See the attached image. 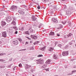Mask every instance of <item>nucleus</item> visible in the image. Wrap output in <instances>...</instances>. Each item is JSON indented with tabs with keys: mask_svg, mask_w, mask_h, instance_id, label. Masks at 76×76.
<instances>
[{
	"mask_svg": "<svg viewBox=\"0 0 76 76\" xmlns=\"http://www.w3.org/2000/svg\"><path fill=\"white\" fill-rule=\"evenodd\" d=\"M72 74H73V73H72V74H67L68 75H72Z\"/></svg>",
	"mask_w": 76,
	"mask_h": 76,
	"instance_id": "864d4df0",
	"label": "nucleus"
},
{
	"mask_svg": "<svg viewBox=\"0 0 76 76\" xmlns=\"http://www.w3.org/2000/svg\"><path fill=\"white\" fill-rule=\"evenodd\" d=\"M76 71L74 70L72 71V73H75V72H76Z\"/></svg>",
	"mask_w": 76,
	"mask_h": 76,
	"instance_id": "f704fd0d",
	"label": "nucleus"
},
{
	"mask_svg": "<svg viewBox=\"0 0 76 76\" xmlns=\"http://www.w3.org/2000/svg\"><path fill=\"white\" fill-rule=\"evenodd\" d=\"M34 61H37V64H39L40 65H42V64H44V60L40 59L39 60H34Z\"/></svg>",
	"mask_w": 76,
	"mask_h": 76,
	"instance_id": "f03ea898",
	"label": "nucleus"
},
{
	"mask_svg": "<svg viewBox=\"0 0 76 76\" xmlns=\"http://www.w3.org/2000/svg\"><path fill=\"white\" fill-rule=\"evenodd\" d=\"M66 14H69V13H70V11H67V12H66Z\"/></svg>",
	"mask_w": 76,
	"mask_h": 76,
	"instance_id": "7c9ffc66",
	"label": "nucleus"
},
{
	"mask_svg": "<svg viewBox=\"0 0 76 76\" xmlns=\"http://www.w3.org/2000/svg\"><path fill=\"white\" fill-rule=\"evenodd\" d=\"M72 35H73V34L71 33H69L68 35L64 36V38H69V37H70Z\"/></svg>",
	"mask_w": 76,
	"mask_h": 76,
	"instance_id": "6e6552de",
	"label": "nucleus"
},
{
	"mask_svg": "<svg viewBox=\"0 0 76 76\" xmlns=\"http://www.w3.org/2000/svg\"><path fill=\"white\" fill-rule=\"evenodd\" d=\"M45 50V47H44L43 48H42L41 49V50H42V51H44V50Z\"/></svg>",
	"mask_w": 76,
	"mask_h": 76,
	"instance_id": "5701e85b",
	"label": "nucleus"
},
{
	"mask_svg": "<svg viewBox=\"0 0 76 76\" xmlns=\"http://www.w3.org/2000/svg\"><path fill=\"white\" fill-rule=\"evenodd\" d=\"M17 9V6H12V7L10 8V12H12V11H15V10H16Z\"/></svg>",
	"mask_w": 76,
	"mask_h": 76,
	"instance_id": "7ed1b4c3",
	"label": "nucleus"
},
{
	"mask_svg": "<svg viewBox=\"0 0 76 76\" xmlns=\"http://www.w3.org/2000/svg\"><path fill=\"white\" fill-rule=\"evenodd\" d=\"M57 44V42H56L55 43V46L56 45V44Z\"/></svg>",
	"mask_w": 76,
	"mask_h": 76,
	"instance_id": "c03bdc74",
	"label": "nucleus"
},
{
	"mask_svg": "<svg viewBox=\"0 0 76 76\" xmlns=\"http://www.w3.org/2000/svg\"><path fill=\"white\" fill-rule=\"evenodd\" d=\"M2 36L3 37L6 38L7 37V32L6 31H4L2 33Z\"/></svg>",
	"mask_w": 76,
	"mask_h": 76,
	"instance_id": "39448f33",
	"label": "nucleus"
},
{
	"mask_svg": "<svg viewBox=\"0 0 76 76\" xmlns=\"http://www.w3.org/2000/svg\"><path fill=\"white\" fill-rule=\"evenodd\" d=\"M58 47H59L61 48V46H62V45H61L60 44H59L58 45Z\"/></svg>",
	"mask_w": 76,
	"mask_h": 76,
	"instance_id": "cd10ccee",
	"label": "nucleus"
},
{
	"mask_svg": "<svg viewBox=\"0 0 76 76\" xmlns=\"http://www.w3.org/2000/svg\"><path fill=\"white\" fill-rule=\"evenodd\" d=\"M68 54L69 52H68V51L64 52L62 53V55L63 56H68Z\"/></svg>",
	"mask_w": 76,
	"mask_h": 76,
	"instance_id": "423d86ee",
	"label": "nucleus"
},
{
	"mask_svg": "<svg viewBox=\"0 0 76 76\" xmlns=\"http://www.w3.org/2000/svg\"><path fill=\"white\" fill-rule=\"evenodd\" d=\"M54 76H57V75H55Z\"/></svg>",
	"mask_w": 76,
	"mask_h": 76,
	"instance_id": "69168bd1",
	"label": "nucleus"
},
{
	"mask_svg": "<svg viewBox=\"0 0 76 76\" xmlns=\"http://www.w3.org/2000/svg\"><path fill=\"white\" fill-rule=\"evenodd\" d=\"M6 75L7 76H8L9 75H8V74H6Z\"/></svg>",
	"mask_w": 76,
	"mask_h": 76,
	"instance_id": "bf43d9fd",
	"label": "nucleus"
},
{
	"mask_svg": "<svg viewBox=\"0 0 76 76\" xmlns=\"http://www.w3.org/2000/svg\"><path fill=\"white\" fill-rule=\"evenodd\" d=\"M6 24V22L4 21H2L1 22V25L2 26H4V25H5Z\"/></svg>",
	"mask_w": 76,
	"mask_h": 76,
	"instance_id": "f8f14e48",
	"label": "nucleus"
},
{
	"mask_svg": "<svg viewBox=\"0 0 76 76\" xmlns=\"http://www.w3.org/2000/svg\"><path fill=\"white\" fill-rule=\"evenodd\" d=\"M68 23L69 24H70V22L69 21V22H68Z\"/></svg>",
	"mask_w": 76,
	"mask_h": 76,
	"instance_id": "3c124183",
	"label": "nucleus"
},
{
	"mask_svg": "<svg viewBox=\"0 0 76 76\" xmlns=\"http://www.w3.org/2000/svg\"><path fill=\"white\" fill-rule=\"evenodd\" d=\"M29 30H30V33H33V30H32V29H29Z\"/></svg>",
	"mask_w": 76,
	"mask_h": 76,
	"instance_id": "4be33fe9",
	"label": "nucleus"
},
{
	"mask_svg": "<svg viewBox=\"0 0 76 76\" xmlns=\"http://www.w3.org/2000/svg\"><path fill=\"white\" fill-rule=\"evenodd\" d=\"M35 44H38V43H39V41H37L35 42Z\"/></svg>",
	"mask_w": 76,
	"mask_h": 76,
	"instance_id": "72a5a7b5",
	"label": "nucleus"
},
{
	"mask_svg": "<svg viewBox=\"0 0 76 76\" xmlns=\"http://www.w3.org/2000/svg\"><path fill=\"white\" fill-rule=\"evenodd\" d=\"M54 50V48H50L49 50V51H52Z\"/></svg>",
	"mask_w": 76,
	"mask_h": 76,
	"instance_id": "6ab92c4d",
	"label": "nucleus"
},
{
	"mask_svg": "<svg viewBox=\"0 0 76 76\" xmlns=\"http://www.w3.org/2000/svg\"><path fill=\"white\" fill-rule=\"evenodd\" d=\"M1 56H4V55H6V53H1Z\"/></svg>",
	"mask_w": 76,
	"mask_h": 76,
	"instance_id": "393cba45",
	"label": "nucleus"
},
{
	"mask_svg": "<svg viewBox=\"0 0 76 76\" xmlns=\"http://www.w3.org/2000/svg\"><path fill=\"white\" fill-rule=\"evenodd\" d=\"M21 30L22 31H23L24 30V28H23V27L21 29Z\"/></svg>",
	"mask_w": 76,
	"mask_h": 76,
	"instance_id": "ea45409f",
	"label": "nucleus"
},
{
	"mask_svg": "<svg viewBox=\"0 0 76 76\" xmlns=\"http://www.w3.org/2000/svg\"><path fill=\"white\" fill-rule=\"evenodd\" d=\"M43 56L42 55H39L38 56V57H42Z\"/></svg>",
	"mask_w": 76,
	"mask_h": 76,
	"instance_id": "c85d7f7f",
	"label": "nucleus"
},
{
	"mask_svg": "<svg viewBox=\"0 0 76 76\" xmlns=\"http://www.w3.org/2000/svg\"><path fill=\"white\" fill-rule=\"evenodd\" d=\"M20 0H17V2H20Z\"/></svg>",
	"mask_w": 76,
	"mask_h": 76,
	"instance_id": "37998d69",
	"label": "nucleus"
},
{
	"mask_svg": "<svg viewBox=\"0 0 76 76\" xmlns=\"http://www.w3.org/2000/svg\"><path fill=\"white\" fill-rule=\"evenodd\" d=\"M75 47H76V44H75Z\"/></svg>",
	"mask_w": 76,
	"mask_h": 76,
	"instance_id": "e2e57ef3",
	"label": "nucleus"
},
{
	"mask_svg": "<svg viewBox=\"0 0 76 76\" xmlns=\"http://www.w3.org/2000/svg\"><path fill=\"white\" fill-rule=\"evenodd\" d=\"M26 50V49H23V50H20L19 51H25Z\"/></svg>",
	"mask_w": 76,
	"mask_h": 76,
	"instance_id": "c9c22d12",
	"label": "nucleus"
},
{
	"mask_svg": "<svg viewBox=\"0 0 76 76\" xmlns=\"http://www.w3.org/2000/svg\"><path fill=\"white\" fill-rule=\"evenodd\" d=\"M18 66H19L20 67H22V64H19Z\"/></svg>",
	"mask_w": 76,
	"mask_h": 76,
	"instance_id": "c756f323",
	"label": "nucleus"
},
{
	"mask_svg": "<svg viewBox=\"0 0 76 76\" xmlns=\"http://www.w3.org/2000/svg\"><path fill=\"white\" fill-rule=\"evenodd\" d=\"M67 47H68V45H66V47H65V49H66V48H67Z\"/></svg>",
	"mask_w": 76,
	"mask_h": 76,
	"instance_id": "4c0bfd02",
	"label": "nucleus"
},
{
	"mask_svg": "<svg viewBox=\"0 0 76 76\" xmlns=\"http://www.w3.org/2000/svg\"><path fill=\"white\" fill-rule=\"evenodd\" d=\"M37 9L38 10L40 9H41V7L39 6H38L37 7Z\"/></svg>",
	"mask_w": 76,
	"mask_h": 76,
	"instance_id": "473e14b6",
	"label": "nucleus"
},
{
	"mask_svg": "<svg viewBox=\"0 0 76 76\" xmlns=\"http://www.w3.org/2000/svg\"><path fill=\"white\" fill-rule=\"evenodd\" d=\"M53 58L54 59H58V57L57 56V55H54L53 56Z\"/></svg>",
	"mask_w": 76,
	"mask_h": 76,
	"instance_id": "4468645a",
	"label": "nucleus"
},
{
	"mask_svg": "<svg viewBox=\"0 0 76 76\" xmlns=\"http://www.w3.org/2000/svg\"><path fill=\"white\" fill-rule=\"evenodd\" d=\"M13 44H14L15 45H17V44H18V41L17 42H13Z\"/></svg>",
	"mask_w": 76,
	"mask_h": 76,
	"instance_id": "dca6fc26",
	"label": "nucleus"
},
{
	"mask_svg": "<svg viewBox=\"0 0 76 76\" xmlns=\"http://www.w3.org/2000/svg\"><path fill=\"white\" fill-rule=\"evenodd\" d=\"M31 50H34V48H31Z\"/></svg>",
	"mask_w": 76,
	"mask_h": 76,
	"instance_id": "6e6d98bb",
	"label": "nucleus"
},
{
	"mask_svg": "<svg viewBox=\"0 0 76 76\" xmlns=\"http://www.w3.org/2000/svg\"><path fill=\"white\" fill-rule=\"evenodd\" d=\"M66 23V21L62 22V23H63V25H64Z\"/></svg>",
	"mask_w": 76,
	"mask_h": 76,
	"instance_id": "a878e982",
	"label": "nucleus"
},
{
	"mask_svg": "<svg viewBox=\"0 0 76 76\" xmlns=\"http://www.w3.org/2000/svg\"><path fill=\"white\" fill-rule=\"evenodd\" d=\"M26 44H28V42H26Z\"/></svg>",
	"mask_w": 76,
	"mask_h": 76,
	"instance_id": "09e8293b",
	"label": "nucleus"
},
{
	"mask_svg": "<svg viewBox=\"0 0 76 76\" xmlns=\"http://www.w3.org/2000/svg\"><path fill=\"white\" fill-rule=\"evenodd\" d=\"M18 39L19 41H20V42H21V41H22V39L20 38H19Z\"/></svg>",
	"mask_w": 76,
	"mask_h": 76,
	"instance_id": "bb28decb",
	"label": "nucleus"
},
{
	"mask_svg": "<svg viewBox=\"0 0 76 76\" xmlns=\"http://www.w3.org/2000/svg\"><path fill=\"white\" fill-rule=\"evenodd\" d=\"M28 39H31L30 38H29L28 37Z\"/></svg>",
	"mask_w": 76,
	"mask_h": 76,
	"instance_id": "4d7b16f0",
	"label": "nucleus"
},
{
	"mask_svg": "<svg viewBox=\"0 0 76 76\" xmlns=\"http://www.w3.org/2000/svg\"><path fill=\"white\" fill-rule=\"evenodd\" d=\"M54 35V32H51L50 34V35Z\"/></svg>",
	"mask_w": 76,
	"mask_h": 76,
	"instance_id": "f3484780",
	"label": "nucleus"
},
{
	"mask_svg": "<svg viewBox=\"0 0 76 76\" xmlns=\"http://www.w3.org/2000/svg\"><path fill=\"white\" fill-rule=\"evenodd\" d=\"M73 68H76V66H75L73 67Z\"/></svg>",
	"mask_w": 76,
	"mask_h": 76,
	"instance_id": "de8ad7c7",
	"label": "nucleus"
},
{
	"mask_svg": "<svg viewBox=\"0 0 76 76\" xmlns=\"http://www.w3.org/2000/svg\"><path fill=\"white\" fill-rule=\"evenodd\" d=\"M12 18H11L10 17H8L6 19V21L7 22H9L12 20Z\"/></svg>",
	"mask_w": 76,
	"mask_h": 76,
	"instance_id": "0eeeda50",
	"label": "nucleus"
},
{
	"mask_svg": "<svg viewBox=\"0 0 76 76\" xmlns=\"http://www.w3.org/2000/svg\"><path fill=\"white\" fill-rule=\"evenodd\" d=\"M67 0H62V1H66Z\"/></svg>",
	"mask_w": 76,
	"mask_h": 76,
	"instance_id": "052dcab7",
	"label": "nucleus"
},
{
	"mask_svg": "<svg viewBox=\"0 0 76 76\" xmlns=\"http://www.w3.org/2000/svg\"><path fill=\"white\" fill-rule=\"evenodd\" d=\"M15 33L16 34H18V31H16L15 32Z\"/></svg>",
	"mask_w": 76,
	"mask_h": 76,
	"instance_id": "49530a36",
	"label": "nucleus"
},
{
	"mask_svg": "<svg viewBox=\"0 0 76 76\" xmlns=\"http://www.w3.org/2000/svg\"><path fill=\"white\" fill-rule=\"evenodd\" d=\"M30 59H31V60H32L33 59V58H30Z\"/></svg>",
	"mask_w": 76,
	"mask_h": 76,
	"instance_id": "603ef678",
	"label": "nucleus"
},
{
	"mask_svg": "<svg viewBox=\"0 0 76 76\" xmlns=\"http://www.w3.org/2000/svg\"><path fill=\"white\" fill-rule=\"evenodd\" d=\"M34 45H35L36 44H35V42L34 43Z\"/></svg>",
	"mask_w": 76,
	"mask_h": 76,
	"instance_id": "13d9d810",
	"label": "nucleus"
},
{
	"mask_svg": "<svg viewBox=\"0 0 76 76\" xmlns=\"http://www.w3.org/2000/svg\"><path fill=\"white\" fill-rule=\"evenodd\" d=\"M53 12H50V13H51L52 14H53Z\"/></svg>",
	"mask_w": 76,
	"mask_h": 76,
	"instance_id": "8fccbe9b",
	"label": "nucleus"
},
{
	"mask_svg": "<svg viewBox=\"0 0 76 76\" xmlns=\"http://www.w3.org/2000/svg\"><path fill=\"white\" fill-rule=\"evenodd\" d=\"M69 10H72V8L70 7H69Z\"/></svg>",
	"mask_w": 76,
	"mask_h": 76,
	"instance_id": "2f4dec72",
	"label": "nucleus"
},
{
	"mask_svg": "<svg viewBox=\"0 0 76 76\" xmlns=\"http://www.w3.org/2000/svg\"><path fill=\"white\" fill-rule=\"evenodd\" d=\"M31 71V69H30L29 70V71Z\"/></svg>",
	"mask_w": 76,
	"mask_h": 76,
	"instance_id": "0e129e2a",
	"label": "nucleus"
},
{
	"mask_svg": "<svg viewBox=\"0 0 76 76\" xmlns=\"http://www.w3.org/2000/svg\"><path fill=\"white\" fill-rule=\"evenodd\" d=\"M4 61V60L3 59H0V61Z\"/></svg>",
	"mask_w": 76,
	"mask_h": 76,
	"instance_id": "a19ab883",
	"label": "nucleus"
},
{
	"mask_svg": "<svg viewBox=\"0 0 76 76\" xmlns=\"http://www.w3.org/2000/svg\"><path fill=\"white\" fill-rule=\"evenodd\" d=\"M45 1H48V0H45Z\"/></svg>",
	"mask_w": 76,
	"mask_h": 76,
	"instance_id": "680f3d73",
	"label": "nucleus"
},
{
	"mask_svg": "<svg viewBox=\"0 0 76 76\" xmlns=\"http://www.w3.org/2000/svg\"><path fill=\"white\" fill-rule=\"evenodd\" d=\"M25 34H27V35H29V33H28V31H27L25 32Z\"/></svg>",
	"mask_w": 76,
	"mask_h": 76,
	"instance_id": "b1692460",
	"label": "nucleus"
},
{
	"mask_svg": "<svg viewBox=\"0 0 76 76\" xmlns=\"http://www.w3.org/2000/svg\"><path fill=\"white\" fill-rule=\"evenodd\" d=\"M12 59L11 58L10 59V61H12Z\"/></svg>",
	"mask_w": 76,
	"mask_h": 76,
	"instance_id": "5fc2aeb1",
	"label": "nucleus"
},
{
	"mask_svg": "<svg viewBox=\"0 0 76 76\" xmlns=\"http://www.w3.org/2000/svg\"><path fill=\"white\" fill-rule=\"evenodd\" d=\"M12 28L13 29H15V31H17V30L18 29V27H17L14 26L12 27Z\"/></svg>",
	"mask_w": 76,
	"mask_h": 76,
	"instance_id": "a211bd4d",
	"label": "nucleus"
},
{
	"mask_svg": "<svg viewBox=\"0 0 76 76\" xmlns=\"http://www.w3.org/2000/svg\"><path fill=\"white\" fill-rule=\"evenodd\" d=\"M18 12L21 14L24 15V14H25V12H24L23 11L19 10L18 11Z\"/></svg>",
	"mask_w": 76,
	"mask_h": 76,
	"instance_id": "9d476101",
	"label": "nucleus"
},
{
	"mask_svg": "<svg viewBox=\"0 0 76 76\" xmlns=\"http://www.w3.org/2000/svg\"><path fill=\"white\" fill-rule=\"evenodd\" d=\"M45 70H46V71H49V69H45Z\"/></svg>",
	"mask_w": 76,
	"mask_h": 76,
	"instance_id": "79ce46f5",
	"label": "nucleus"
},
{
	"mask_svg": "<svg viewBox=\"0 0 76 76\" xmlns=\"http://www.w3.org/2000/svg\"><path fill=\"white\" fill-rule=\"evenodd\" d=\"M14 20H15V19H14Z\"/></svg>",
	"mask_w": 76,
	"mask_h": 76,
	"instance_id": "774afa93",
	"label": "nucleus"
},
{
	"mask_svg": "<svg viewBox=\"0 0 76 76\" xmlns=\"http://www.w3.org/2000/svg\"><path fill=\"white\" fill-rule=\"evenodd\" d=\"M31 37L33 39H37L38 38V37L36 35H30Z\"/></svg>",
	"mask_w": 76,
	"mask_h": 76,
	"instance_id": "20e7f679",
	"label": "nucleus"
},
{
	"mask_svg": "<svg viewBox=\"0 0 76 76\" xmlns=\"http://www.w3.org/2000/svg\"><path fill=\"white\" fill-rule=\"evenodd\" d=\"M57 36L58 37H60V35L59 34H57Z\"/></svg>",
	"mask_w": 76,
	"mask_h": 76,
	"instance_id": "58836bf2",
	"label": "nucleus"
},
{
	"mask_svg": "<svg viewBox=\"0 0 76 76\" xmlns=\"http://www.w3.org/2000/svg\"><path fill=\"white\" fill-rule=\"evenodd\" d=\"M41 24H40V26H39L38 27L39 28H41Z\"/></svg>",
	"mask_w": 76,
	"mask_h": 76,
	"instance_id": "a18cd8bd",
	"label": "nucleus"
},
{
	"mask_svg": "<svg viewBox=\"0 0 76 76\" xmlns=\"http://www.w3.org/2000/svg\"><path fill=\"white\" fill-rule=\"evenodd\" d=\"M30 67H31V66L28 65V64H26L25 66V68L26 69H29Z\"/></svg>",
	"mask_w": 76,
	"mask_h": 76,
	"instance_id": "9b49d317",
	"label": "nucleus"
},
{
	"mask_svg": "<svg viewBox=\"0 0 76 76\" xmlns=\"http://www.w3.org/2000/svg\"><path fill=\"white\" fill-rule=\"evenodd\" d=\"M53 1H50V4H48V6L50 7V9L51 10H52L53 11L54 10H56L57 7L56 6L53 5Z\"/></svg>",
	"mask_w": 76,
	"mask_h": 76,
	"instance_id": "f257e3e1",
	"label": "nucleus"
},
{
	"mask_svg": "<svg viewBox=\"0 0 76 76\" xmlns=\"http://www.w3.org/2000/svg\"><path fill=\"white\" fill-rule=\"evenodd\" d=\"M51 61V60L48 59V60L47 61L45 62V63H46V64H50Z\"/></svg>",
	"mask_w": 76,
	"mask_h": 76,
	"instance_id": "1a4fd4ad",
	"label": "nucleus"
},
{
	"mask_svg": "<svg viewBox=\"0 0 76 76\" xmlns=\"http://www.w3.org/2000/svg\"><path fill=\"white\" fill-rule=\"evenodd\" d=\"M46 66L45 65H43L42 66V68H45L46 67Z\"/></svg>",
	"mask_w": 76,
	"mask_h": 76,
	"instance_id": "e433bc0d",
	"label": "nucleus"
},
{
	"mask_svg": "<svg viewBox=\"0 0 76 76\" xmlns=\"http://www.w3.org/2000/svg\"><path fill=\"white\" fill-rule=\"evenodd\" d=\"M63 27V26H62V25L61 24H60L59 25V27L58 28V29H61V28H62Z\"/></svg>",
	"mask_w": 76,
	"mask_h": 76,
	"instance_id": "412c9836",
	"label": "nucleus"
},
{
	"mask_svg": "<svg viewBox=\"0 0 76 76\" xmlns=\"http://www.w3.org/2000/svg\"><path fill=\"white\" fill-rule=\"evenodd\" d=\"M0 56H1V53L0 54Z\"/></svg>",
	"mask_w": 76,
	"mask_h": 76,
	"instance_id": "338daca9",
	"label": "nucleus"
},
{
	"mask_svg": "<svg viewBox=\"0 0 76 76\" xmlns=\"http://www.w3.org/2000/svg\"><path fill=\"white\" fill-rule=\"evenodd\" d=\"M52 20L53 21V22H57L58 21H57V19H55V18H53L52 19Z\"/></svg>",
	"mask_w": 76,
	"mask_h": 76,
	"instance_id": "ddd939ff",
	"label": "nucleus"
},
{
	"mask_svg": "<svg viewBox=\"0 0 76 76\" xmlns=\"http://www.w3.org/2000/svg\"><path fill=\"white\" fill-rule=\"evenodd\" d=\"M11 23L13 24L14 25H16V22H15V21L14 20H13Z\"/></svg>",
	"mask_w": 76,
	"mask_h": 76,
	"instance_id": "aec40b11",
	"label": "nucleus"
},
{
	"mask_svg": "<svg viewBox=\"0 0 76 76\" xmlns=\"http://www.w3.org/2000/svg\"><path fill=\"white\" fill-rule=\"evenodd\" d=\"M32 20H33L34 21H35V20H36L37 19V18H36L34 17H32Z\"/></svg>",
	"mask_w": 76,
	"mask_h": 76,
	"instance_id": "2eb2a0df",
	"label": "nucleus"
}]
</instances>
